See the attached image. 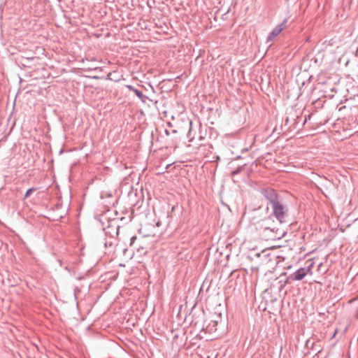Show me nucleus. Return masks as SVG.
<instances>
[{"mask_svg": "<svg viewBox=\"0 0 358 358\" xmlns=\"http://www.w3.org/2000/svg\"><path fill=\"white\" fill-rule=\"evenodd\" d=\"M287 19L285 18L282 22L278 24L267 36L266 42L273 41V39L287 27Z\"/></svg>", "mask_w": 358, "mask_h": 358, "instance_id": "obj_3", "label": "nucleus"}, {"mask_svg": "<svg viewBox=\"0 0 358 358\" xmlns=\"http://www.w3.org/2000/svg\"><path fill=\"white\" fill-rule=\"evenodd\" d=\"M217 322L212 320L204 329V327L202 328V330L206 331L208 333H213L217 331Z\"/></svg>", "mask_w": 358, "mask_h": 358, "instance_id": "obj_6", "label": "nucleus"}, {"mask_svg": "<svg viewBox=\"0 0 358 358\" xmlns=\"http://www.w3.org/2000/svg\"><path fill=\"white\" fill-rule=\"evenodd\" d=\"M36 190V188H35V187H31V188L28 189L27 190V192H25L24 198L26 199V198L29 197L32 194V192H34Z\"/></svg>", "mask_w": 358, "mask_h": 358, "instance_id": "obj_8", "label": "nucleus"}, {"mask_svg": "<svg viewBox=\"0 0 358 358\" xmlns=\"http://www.w3.org/2000/svg\"><path fill=\"white\" fill-rule=\"evenodd\" d=\"M260 255H261V253H260V252H257V253L255 254V256H256L257 257H260Z\"/></svg>", "mask_w": 358, "mask_h": 358, "instance_id": "obj_11", "label": "nucleus"}, {"mask_svg": "<svg viewBox=\"0 0 358 358\" xmlns=\"http://www.w3.org/2000/svg\"><path fill=\"white\" fill-rule=\"evenodd\" d=\"M313 266V263L310 264L309 266L306 267H301L294 271L293 273L290 274L289 276L283 282L280 280L279 281L280 285V289H282L283 286H285L289 280H303L308 273L312 274V268Z\"/></svg>", "mask_w": 358, "mask_h": 358, "instance_id": "obj_2", "label": "nucleus"}, {"mask_svg": "<svg viewBox=\"0 0 358 358\" xmlns=\"http://www.w3.org/2000/svg\"><path fill=\"white\" fill-rule=\"evenodd\" d=\"M164 132H165L166 135H167V136H169L170 134L169 130H167V129H165Z\"/></svg>", "mask_w": 358, "mask_h": 358, "instance_id": "obj_10", "label": "nucleus"}, {"mask_svg": "<svg viewBox=\"0 0 358 358\" xmlns=\"http://www.w3.org/2000/svg\"><path fill=\"white\" fill-rule=\"evenodd\" d=\"M259 192L267 201L266 210H268V205L272 209V215L280 224L287 223L289 209L283 203L281 196L277 191L271 187L261 188Z\"/></svg>", "mask_w": 358, "mask_h": 358, "instance_id": "obj_1", "label": "nucleus"}, {"mask_svg": "<svg viewBox=\"0 0 358 358\" xmlns=\"http://www.w3.org/2000/svg\"><path fill=\"white\" fill-rule=\"evenodd\" d=\"M243 169V166L237 167L235 170L231 171V175L232 176H234L238 174L239 173H241Z\"/></svg>", "mask_w": 358, "mask_h": 358, "instance_id": "obj_7", "label": "nucleus"}, {"mask_svg": "<svg viewBox=\"0 0 358 358\" xmlns=\"http://www.w3.org/2000/svg\"><path fill=\"white\" fill-rule=\"evenodd\" d=\"M113 245V243L112 242H108V241H106L105 243V246L107 248V247H111Z\"/></svg>", "mask_w": 358, "mask_h": 358, "instance_id": "obj_9", "label": "nucleus"}, {"mask_svg": "<svg viewBox=\"0 0 358 358\" xmlns=\"http://www.w3.org/2000/svg\"><path fill=\"white\" fill-rule=\"evenodd\" d=\"M264 231H270L273 233V235L271 236L273 239H281L287 234L285 230H280L279 229H275V228L271 229L269 227H264Z\"/></svg>", "mask_w": 358, "mask_h": 358, "instance_id": "obj_4", "label": "nucleus"}, {"mask_svg": "<svg viewBox=\"0 0 358 358\" xmlns=\"http://www.w3.org/2000/svg\"><path fill=\"white\" fill-rule=\"evenodd\" d=\"M125 87L131 92H133L136 96L137 97H138L141 101L143 102V103H145V101L146 99H148V97L145 95H144L141 91H140L139 90L135 88L133 85H126Z\"/></svg>", "mask_w": 358, "mask_h": 358, "instance_id": "obj_5", "label": "nucleus"}, {"mask_svg": "<svg viewBox=\"0 0 358 358\" xmlns=\"http://www.w3.org/2000/svg\"><path fill=\"white\" fill-rule=\"evenodd\" d=\"M240 158H241V156L239 155V156H237V157H236V159H240Z\"/></svg>", "mask_w": 358, "mask_h": 358, "instance_id": "obj_12", "label": "nucleus"}]
</instances>
